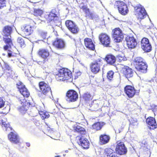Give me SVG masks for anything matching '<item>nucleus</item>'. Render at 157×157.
Segmentation results:
<instances>
[{
  "label": "nucleus",
  "instance_id": "obj_1",
  "mask_svg": "<svg viewBox=\"0 0 157 157\" xmlns=\"http://www.w3.org/2000/svg\"><path fill=\"white\" fill-rule=\"evenodd\" d=\"M75 131L80 134V136H78L77 138H78V143L84 149H87L89 148L90 143L87 139L85 137L86 136L87 132L83 128L79 126L76 127L74 129Z\"/></svg>",
  "mask_w": 157,
  "mask_h": 157
},
{
  "label": "nucleus",
  "instance_id": "obj_2",
  "mask_svg": "<svg viewBox=\"0 0 157 157\" xmlns=\"http://www.w3.org/2000/svg\"><path fill=\"white\" fill-rule=\"evenodd\" d=\"M133 63L135 68L137 71L143 73L146 72L147 65L145 60L142 57H136L134 59Z\"/></svg>",
  "mask_w": 157,
  "mask_h": 157
},
{
  "label": "nucleus",
  "instance_id": "obj_3",
  "mask_svg": "<svg viewBox=\"0 0 157 157\" xmlns=\"http://www.w3.org/2000/svg\"><path fill=\"white\" fill-rule=\"evenodd\" d=\"M103 64V61L101 57L97 58L96 60L91 62L90 67L91 72L94 74H96L101 71V67Z\"/></svg>",
  "mask_w": 157,
  "mask_h": 157
},
{
  "label": "nucleus",
  "instance_id": "obj_4",
  "mask_svg": "<svg viewBox=\"0 0 157 157\" xmlns=\"http://www.w3.org/2000/svg\"><path fill=\"white\" fill-rule=\"evenodd\" d=\"M135 12L137 19L139 20L146 17L147 13L144 8L139 4L134 7Z\"/></svg>",
  "mask_w": 157,
  "mask_h": 157
},
{
  "label": "nucleus",
  "instance_id": "obj_5",
  "mask_svg": "<svg viewBox=\"0 0 157 157\" xmlns=\"http://www.w3.org/2000/svg\"><path fill=\"white\" fill-rule=\"evenodd\" d=\"M98 38L101 44L103 46L107 47L111 46V38L107 34L101 33L99 34Z\"/></svg>",
  "mask_w": 157,
  "mask_h": 157
},
{
  "label": "nucleus",
  "instance_id": "obj_6",
  "mask_svg": "<svg viewBox=\"0 0 157 157\" xmlns=\"http://www.w3.org/2000/svg\"><path fill=\"white\" fill-rule=\"evenodd\" d=\"M68 76L69 72L68 69L62 68L59 71L58 73L56 75V77L58 81L66 80L67 82L69 78Z\"/></svg>",
  "mask_w": 157,
  "mask_h": 157
},
{
  "label": "nucleus",
  "instance_id": "obj_7",
  "mask_svg": "<svg viewBox=\"0 0 157 157\" xmlns=\"http://www.w3.org/2000/svg\"><path fill=\"white\" fill-rule=\"evenodd\" d=\"M112 37L116 42H120L122 41L124 36L121 30L119 28H115L112 31Z\"/></svg>",
  "mask_w": 157,
  "mask_h": 157
},
{
  "label": "nucleus",
  "instance_id": "obj_8",
  "mask_svg": "<svg viewBox=\"0 0 157 157\" xmlns=\"http://www.w3.org/2000/svg\"><path fill=\"white\" fill-rule=\"evenodd\" d=\"M115 151L117 153L120 155L125 154L127 149L124 142L121 140L117 141V142Z\"/></svg>",
  "mask_w": 157,
  "mask_h": 157
},
{
  "label": "nucleus",
  "instance_id": "obj_9",
  "mask_svg": "<svg viewBox=\"0 0 157 157\" xmlns=\"http://www.w3.org/2000/svg\"><path fill=\"white\" fill-rule=\"evenodd\" d=\"M125 93L129 98H132L135 95L138 94L139 92L134 86L128 85L125 86L124 88Z\"/></svg>",
  "mask_w": 157,
  "mask_h": 157
},
{
  "label": "nucleus",
  "instance_id": "obj_10",
  "mask_svg": "<svg viewBox=\"0 0 157 157\" xmlns=\"http://www.w3.org/2000/svg\"><path fill=\"white\" fill-rule=\"evenodd\" d=\"M115 4L117 7L119 12L121 14L125 15L128 13V10L127 5L124 2L117 1L116 2Z\"/></svg>",
  "mask_w": 157,
  "mask_h": 157
},
{
  "label": "nucleus",
  "instance_id": "obj_11",
  "mask_svg": "<svg viewBox=\"0 0 157 157\" xmlns=\"http://www.w3.org/2000/svg\"><path fill=\"white\" fill-rule=\"evenodd\" d=\"M141 46L142 49L146 52H150L151 50V46L149 40L147 38L143 37L140 42Z\"/></svg>",
  "mask_w": 157,
  "mask_h": 157
},
{
  "label": "nucleus",
  "instance_id": "obj_12",
  "mask_svg": "<svg viewBox=\"0 0 157 157\" xmlns=\"http://www.w3.org/2000/svg\"><path fill=\"white\" fill-rule=\"evenodd\" d=\"M126 44L129 48H133L135 47L137 45L136 39L133 36H127L125 39Z\"/></svg>",
  "mask_w": 157,
  "mask_h": 157
},
{
  "label": "nucleus",
  "instance_id": "obj_13",
  "mask_svg": "<svg viewBox=\"0 0 157 157\" xmlns=\"http://www.w3.org/2000/svg\"><path fill=\"white\" fill-rule=\"evenodd\" d=\"M17 85V88L19 89L20 93L22 95V97H28L29 95V93L25 85L21 82H19Z\"/></svg>",
  "mask_w": 157,
  "mask_h": 157
},
{
  "label": "nucleus",
  "instance_id": "obj_14",
  "mask_svg": "<svg viewBox=\"0 0 157 157\" xmlns=\"http://www.w3.org/2000/svg\"><path fill=\"white\" fill-rule=\"evenodd\" d=\"M147 126L150 129L154 130L157 128V124L154 117H148L146 120Z\"/></svg>",
  "mask_w": 157,
  "mask_h": 157
},
{
  "label": "nucleus",
  "instance_id": "obj_15",
  "mask_svg": "<svg viewBox=\"0 0 157 157\" xmlns=\"http://www.w3.org/2000/svg\"><path fill=\"white\" fill-rule=\"evenodd\" d=\"M39 86L41 92L44 94L46 95L48 93H51V89L49 85L44 82H40Z\"/></svg>",
  "mask_w": 157,
  "mask_h": 157
},
{
  "label": "nucleus",
  "instance_id": "obj_16",
  "mask_svg": "<svg viewBox=\"0 0 157 157\" xmlns=\"http://www.w3.org/2000/svg\"><path fill=\"white\" fill-rule=\"evenodd\" d=\"M22 31L26 35L29 36L32 34L34 30V27L29 25H25L21 26Z\"/></svg>",
  "mask_w": 157,
  "mask_h": 157
},
{
  "label": "nucleus",
  "instance_id": "obj_17",
  "mask_svg": "<svg viewBox=\"0 0 157 157\" xmlns=\"http://www.w3.org/2000/svg\"><path fill=\"white\" fill-rule=\"evenodd\" d=\"M85 47L89 49L94 51L95 50V45L91 38H86L84 40Z\"/></svg>",
  "mask_w": 157,
  "mask_h": 157
},
{
  "label": "nucleus",
  "instance_id": "obj_18",
  "mask_svg": "<svg viewBox=\"0 0 157 157\" xmlns=\"http://www.w3.org/2000/svg\"><path fill=\"white\" fill-rule=\"evenodd\" d=\"M110 139L109 135L105 134H101L99 136V142L101 145H104L108 143Z\"/></svg>",
  "mask_w": 157,
  "mask_h": 157
},
{
  "label": "nucleus",
  "instance_id": "obj_19",
  "mask_svg": "<svg viewBox=\"0 0 157 157\" xmlns=\"http://www.w3.org/2000/svg\"><path fill=\"white\" fill-rule=\"evenodd\" d=\"M123 73L127 78H129L133 76V71L132 69L127 66H124L122 68Z\"/></svg>",
  "mask_w": 157,
  "mask_h": 157
},
{
  "label": "nucleus",
  "instance_id": "obj_20",
  "mask_svg": "<svg viewBox=\"0 0 157 157\" xmlns=\"http://www.w3.org/2000/svg\"><path fill=\"white\" fill-rule=\"evenodd\" d=\"M19 101L22 105L24 106L25 107L24 109L22 111L21 109L20 110H21V111H22V112L23 113L24 112H26L30 105L29 101H28L26 100L25 98L23 97H21L19 98Z\"/></svg>",
  "mask_w": 157,
  "mask_h": 157
},
{
  "label": "nucleus",
  "instance_id": "obj_21",
  "mask_svg": "<svg viewBox=\"0 0 157 157\" xmlns=\"http://www.w3.org/2000/svg\"><path fill=\"white\" fill-rule=\"evenodd\" d=\"M105 59L108 64L111 65H113L116 61L115 57L111 54L106 55Z\"/></svg>",
  "mask_w": 157,
  "mask_h": 157
},
{
  "label": "nucleus",
  "instance_id": "obj_22",
  "mask_svg": "<svg viewBox=\"0 0 157 157\" xmlns=\"http://www.w3.org/2000/svg\"><path fill=\"white\" fill-rule=\"evenodd\" d=\"M54 45L56 48L62 49L65 46V43L63 40L61 39L57 38L53 43Z\"/></svg>",
  "mask_w": 157,
  "mask_h": 157
},
{
  "label": "nucleus",
  "instance_id": "obj_23",
  "mask_svg": "<svg viewBox=\"0 0 157 157\" xmlns=\"http://www.w3.org/2000/svg\"><path fill=\"white\" fill-rule=\"evenodd\" d=\"M105 123L103 122H97L93 124L91 127V128L95 131L101 130Z\"/></svg>",
  "mask_w": 157,
  "mask_h": 157
},
{
  "label": "nucleus",
  "instance_id": "obj_24",
  "mask_svg": "<svg viewBox=\"0 0 157 157\" xmlns=\"http://www.w3.org/2000/svg\"><path fill=\"white\" fill-rule=\"evenodd\" d=\"M38 55L44 59H45L49 56V53L47 49H40L38 52Z\"/></svg>",
  "mask_w": 157,
  "mask_h": 157
},
{
  "label": "nucleus",
  "instance_id": "obj_25",
  "mask_svg": "<svg viewBox=\"0 0 157 157\" xmlns=\"http://www.w3.org/2000/svg\"><path fill=\"white\" fill-rule=\"evenodd\" d=\"M78 94L77 92L73 90H69V101L74 102L78 98Z\"/></svg>",
  "mask_w": 157,
  "mask_h": 157
},
{
  "label": "nucleus",
  "instance_id": "obj_26",
  "mask_svg": "<svg viewBox=\"0 0 157 157\" xmlns=\"http://www.w3.org/2000/svg\"><path fill=\"white\" fill-rule=\"evenodd\" d=\"M113 151L110 148H106L104 151L105 157H118Z\"/></svg>",
  "mask_w": 157,
  "mask_h": 157
},
{
  "label": "nucleus",
  "instance_id": "obj_27",
  "mask_svg": "<svg viewBox=\"0 0 157 157\" xmlns=\"http://www.w3.org/2000/svg\"><path fill=\"white\" fill-rule=\"evenodd\" d=\"M8 138L11 142L13 143L17 144L19 142V137L15 133L11 132L8 135Z\"/></svg>",
  "mask_w": 157,
  "mask_h": 157
},
{
  "label": "nucleus",
  "instance_id": "obj_28",
  "mask_svg": "<svg viewBox=\"0 0 157 157\" xmlns=\"http://www.w3.org/2000/svg\"><path fill=\"white\" fill-rule=\"evenodd\" d=\"M12 28L10 26H5L4 28L3 31V35L4 36L8 37L9 36L11 37L10 35L12 32Z\"/></svg>",
  "mask_w": 157,
  "mask_h": 157
},
{
  "label": "nucleus",
  "instance_id": "obj_29",
  "mask_svg": "<svg viewBox=\"0 0 157 157\" xmlns=\"http://www.w3.org/2000/svg\"><path fill=\"white\" fill-rule=\"evenodd\" d=\"M69 30L74 34L77 33L78 29L77 27L75 25L73 22L69 20Z\"/></svg>",
  "mask_w": 157,
  "mask_h": 157
},
{
  "label": "nucleus",
  "instance_id": "obj_30",
  "mask_svg": "<svg viewBox=\"0 0 157 157\" xmlns=\"http://www.w3.org/2000/svg\"><path fill=\"white\" fill-rule=\"evenodd\" d=\"M52 11V12H50L49 14L46 15V17L47 20L49 21L50 22L52 21H54L58 19V17L56 16V15Z\"/></svg>",
  "mask_w": 157,
  "mask_h": 157
},
{
  "label": "nucleus",
  "instance_id": "obj_31",
  "mask_svg": "<svg viewBox=\"0 0 157 157\" xmlns=\"http://www.w3.org/2000/svg\"><path fill=\"white\" fill-rule=\"evenodd\" d=\"M82 98L85 102H88L92 100L93 97L90 93L87 92L82 95Z\"/></svg>",
  "mask_w": 157,
  "mask_h": 157
},
{
  "label": "nucleus",
  "instance_id": "obj_32",
  "mask_svg": "<svg viewBox=\"0 0 157 157\" xmlns=\"http://www.w3.org/2000/svg\"><path fill=\"white\" fill-rule=\"evenodd\" d=\"M80 8L84 12L86 16L92 17L93 16L92 13L90 12V9L88 8L87 6L84 5Z\"/></svg>",
  "mask_w": 157,
  "mask_h": 157
},
{
  "label": "nucleus",
  "instance_id": "obj_33",
  "mask_svg": "<svg viewBox=\"0 0 157 157\" xmlns=\"http://www.w3.org/2000/svg\"><path fill=\"white\" fill-rule=\"evenodd\" d=\"M3 40L9 47H11L13 45L12 40L10 37H9V36L8 37L4 36L3 37Z\"/></svg>",
  "mask_w": 157,
  "mask_h": 157
},
{
  "label": "nucleus",
  "instance_id": "obj_34",
  "mask_svg": "<svg viewBox=\"0 0 157 157\" xmlns=\"http://www.w3.org/2000/svg\"><path fill=\"white\" fill-rule=\"evenodd\" d=\"M114 74V72L112 70H110L108 71L107 74V78L109 81L112 80Z\"/></svg>",
  "mask_w": 157,
  "mask_h": 157
},
{
  "label": "nucleus",
  "instance_id": "obj_35",
  "mask_svg": "<svg viewBox=\"0 0 157 157\" xmlns=\"http://www.w3.org/2000/svg\"><path fill=\"white\" fill-rule=\"evenodd\" d=\"M39 113L42 119L47 118L49 117V115L48 112L39 111Z\"/></svg>",
  "mask_w": 157,
  "mask_h": 157
},
{
  "label": "nucleus",
  "instance_id": "obj_36",
  "mask_svg": "<svg viewBox=\"0 0 157 157\" xmlns=\"http://www.w3.org/2000/svg\"><path fill=\"white\" fill-rule=\"evenodd\" d=\"M138 124V123L136 120H132L130 121L129 125L133 128L136 127Z\"/></svg>",
  "mask_w": 157,
  "mask_h": 157
},
{
  "label": "nucleus",
  "instance_id": "obj_37",
  "mask_svg": "<svg viewBox=\"0 0 157 157\" xmlns=\"http://www.w3.org/2000/svg\"><path fill=\"white\" fill-rule=\"evenodd\" d=\"M18 44L21 47H24L25 44L23 39L21 37L18 38L17 40Z\"/></svg>",
  "mask_w": 157,
  "mask_h": 157
},
{
  "label": "nucleus",
  "instance_id": "obj_38",
  "mask_svg": "<svg viewBox=\"0 0 157 157\" xmlns=\"http://www.w3.org/2000/svg\"><path fill=\"white\" fill-rule=\"evenodd\" d=\"M43 12L42 10L36 9L34 10V14L36 16H41L43 13Z\"/></svg>",
  "mask_w": 157,
  "mask_h": 157
},
{
  "label": "nucleus",
  "instance_id": "obj_39",
  "mask_svg": "<svg viewBox=\"0 0 157 157\" xmlns=\"http://www.w3.org/2000/svg\"><path fill=\"white\" fill-rule=\"evenodd\" d=\"M47 32L42 31H40L39 32V35L41 38L44 39L46 38L47 36Z\"/></svg>",
  "mask_w": 157,
  "mask_h": 157
},
{
  "label": "nucleus",
  "instance_id": "obj_40",
  "mask_svg": "<svg viewBox=\"0 0 157 157\" xmlns=\"http://www.w3.org/2000/svg\"><path fill=\"white\" fill-rule=\"evenodd\" d=\"M117 60L119 62H122V61H124L125 58L121 55H119L117 57Z\"/></svg>",
  "mask_w": 157,
  "mask_h": 157
},
{
  "label": "nucleus",
  "instance_id": "obj_41",
  "mask_svg": "<svg viewBox=\"0 0 157 157\" xmlns=\"http://www.w3.org/2000/svg\"><path fill=\"white\" fill-rule=\"evenodd\" d=\"M6 0H0V9L6 6Z\"/></svg>",
  "mask_w": 157,
  "mask_h": 157
},
{
  "label": "nucleus",
  "instance_id": "obj_42",
  "mask_svg": "<svg viewBox=\"0 0 157 157\" xmlns=\"http://www.w3.org/2000/svg\"><path fill=\"white\" fill-rule=\"evenodd\" d=\"M75 77V79L76 78V75H74L73 74H72L71 72L70 75L69 74V82H72L73 81V76Z\"/></svg>",
  "mask_w": 157,
  "mask_h": 157
},
{
  "label": "nucleus",
  "instance_id": "obj_43",
  "mask_svg": "<svg viewBox=\"0 0 157 157\" xmlns=\"http://www.w3.org/2000/svg\"><path fill=\"white\" fill-rule=\"evenodd\" d=\"M4 101L0 97V108L3 107L4 106Z\"/></svg>",
  "mask_w": 157,
  "mask_h": 157
},
{
  "label": "nucleus",
  "instance_id": "obj_44",
  "mask_svg": "<svg viewBox=\"0 0 157 157\" xmlns=\"http://www.w3.org/2000/svg\"><path fill=\"white\" fill-rule=\"evenodd\" d=\"M24 106H23L22 105V106L20 107L18 109V110L21 113H22V114H25L26 112H24V113H23L22 112V111H21V110H21L22 111L23 110V109H24Z\"/></svg>",
  "mask_w": 157,
  "mask_h": 157
},
{
  "label": "nucleus",
  "instance_id": "obj_45",
  "mask_svg": "<svg viewBox=\"0 0 157 157\" xmlns=\"http://www.w3.org/2000/svg\"><path fill=\"white\" fill-rule=\"evenodd\" d=\"M5 67L8 71H10L11 69V67L8 64L6 63L5 64Z\"/></svg>",
  "mask_w": 157,
  "mask_h": 157
},
{
  "label": "nucleus",
  "instance_id": "obj_46",
  "mask_svg": "<svg viewBox=\"0 0 157 157\" xmlns=\"http://www.w3.org/2000/svg\"><path fill=\"white\" fill-rule=\"evenodd\" d=\"M65 98L67 101L68 99L69 98V90L67 92Z\"/></svg>",
  "mask_w": 157,
  "mask_h": 157
},
{
  "label": "nucleus",
  "instance_id": "obj_47",
  "mask_svg": "<svg viewBox=\"0 0 157 157\" xmlns=\"http://www.w3.org/2000/svg\"><path fill=\"white\" fill-rule=\"evenodd\" d=\"M11 47H9V46L7 44L6 45H5L4 47V49L5 50H7L9 48H10Z\"/></svg>",
  "mask_w": 157,
  "mask_h": 157
},
{
  "label": "nucleus",
  "instance_id": "obj_48",
  "mask_svg": "<svg viewBox=\"0 0 157 157\" xmlns=\"http://www.w3.org/2000/svg\"><path fill=\"white\" fill-rule=\"evenodd\" d=\"M65 24L67 28L69 29V20H67L66 21Z\"/></svg>",
  "mask_w": 157,
  "mask_h": 157
},
{
  "label": "nucleus",
  "instance_id": "obj_49",
  "mask_svg": "<svg viewBox=\"0 0 157 157\" xmlns=\"http://www.w3.org/2000/svg\"><path fill=\"white\" fill-rule=\"evenodd\" d=\"M8 55L9 57H11L12 55V53L11 52H8Z\"/></svg>",
  "mask_w": 157,
  "mask_h": 157
},
{
  "label": "nucleus",
  "instance_id": "obj_50",
  "mask_svg": "<svg viewBox=\"0 0 157 157\" xmlns=\"http://www.w3.org/2000/svg\"><path fill=\"white\" fill-rule=\"evenodd\" d=\"M26 146L28 147H29L30 146V144L29 143H26Z\"/></svg>",
  "mask_w": 157,
  "mask_h": 157
},
{
  "label": "nucleus",
  "instance_id": "obj_51",
  "mask_svg": "<svg viewBox=\"0 0 157 157\" xmlns=\"http://www.w3.org/2000/svg\"><path fill=\"white\" fill-rule=\"evenodd\" d=\"M55 157H60L59 156H55Z\"/></svg>",
  "mask_w": 157,
  "mask_h": 157
},
{
  "label": "nucleus",
  "instance_id": "obj_52",
  "mask_svg": "<svg viewBox=\"0 0 157 157\" xmlns=\"http://www.w3.org/2000/svg\"><path fill=\"white\" fill-rule=\"evenodd\" d=\"M78 74H79V75H80V73H78Z\"/></svg>",
  "mask_w": 157,
  "mask_h": 157
},
{
  "label": "nucleus",
  "instance_id": "obj_53",
  "mask_svg": "<svg viewBox=\"0 0 157 157\" xmlns=\"http://www.w3.org/2000/svg\"><path fill=\"white\" fill-rule=\"evenodd\" d=\"M68 150H67V151H66V152H68Z\"/></svg>",
  "mask_w": 157,
  "mask_h": 157
},
{
  "label": "nucleus",
  "instance_id": "obj_54",
  "mask_svg": "<svg viewBox=\"0 0 157 157\" xmlns=\"http://www.w3.org/2000/svg\"><path fill=\"white\" fill-rule=\"evenodd\" d=\"M93 77H94V76H92Z\"/></svg>",
  "mask_w": 157,
  "mask_h": 157
}]
</instances>
